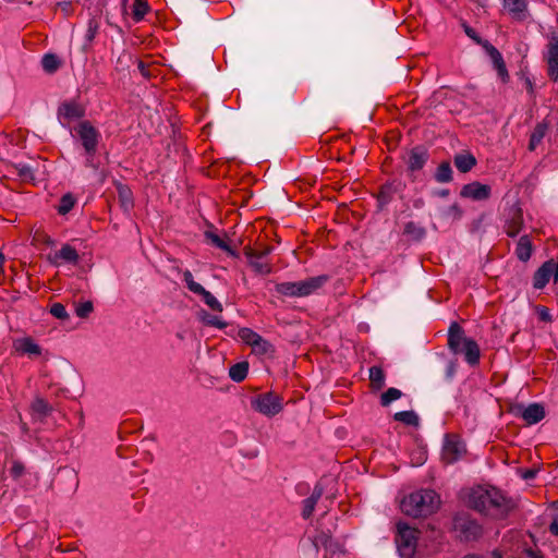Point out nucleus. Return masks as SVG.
<instances>
[{
    "label": "nucleus",
    "mask_w": 558,
    "mask_h": 558,
    "mask_svg": "<svg viewBox=\"0 0 558 558\" xmlns=\"http://www.w3.org/2000/svg\"><path fill=\"white\" fill-rule=\"evenodd\" d=\"M468 506L493 519H505L517 504L494 486H477L471 489Z\"/></svg>",
    "instance_id": "nucleus-1"
},
{
    "label": "nucleus",
    "mask_w": 558,
    "mask_h": 558,
    "mask_svg": "<svg viewBox=\"0 0 558 558\" xmlns=\"http://www.w3.org/2000/svg\"><path fill=\"white\" fill-rule=\"evenodd\" d=\"M439 496L433 489H421L404 497L401 501L402 511L410 517H427L437 511Z\"/></svg>",
    "instance_id": "nucleus-2"
},
{
    "label": "nucleus",
    "mask_w": 558,
    "mask_h": 558,
    "mask_svg": "<svg viewBox=\"0 0 558 558\" xmlns=\"http://www.w3.org/2000/svg\"><path fill=\"white\" fill-rule=\"evenodd\" d=\"M448 348L453 354L463 353L471 366L480 363L481 350L477 342L466 338L463 328L457 322H452L449 326Z\"/></svg>",
    "instance_id": "nucleus-3"
},
{
    "label": "nucleus",
    "mask_w": 558,
    "mask_h": 558,
    "mask_svg": "<svg viewBox=\"0 0 558 558\" xmlns=\"http://www.w3.org/2000/svg\"><path fill=\"white\" fill-rule=\"evenodd\" d=\"M329 279L328 275H319L301 281L280 282L275 286V291L284 296L304 298L322 289Z\"/></svg>",
    "instance_id": "nucleus-4"
},
{
    "label": "nucleus",
    "mask_w": 558,
    "mask_h": 558,
    "mask_svg": "<svg viewBox=\"0 0 558 558\" xmlns=\"http://www.w3.org/2000/svg\"><path fill=\"white\" fill-rule=\"evenodd\" d=\"M75 131L87 156L86 166L94 167L93 159L99 144V131L88 120L81 121Z\"/></svg>",
    "instance_id": "nucleus-5"
},
{
    "label": "nucleus",
    "mask_w": 558,
    "mask_h": 558,
    "mask_svg": "<svg viewBox=\"0 0 558 558\" xmlns=\"http://www.w3.org/2000/svg\"><path fill=\"white\" fill-rule=\"evenodd\" d=\"M251 407L256 412L272 417L282 411V398L274 391H268L252 398Z\"/></svg>",
    "instance_id": "nucleus-6"
},
{
    "label": "nucleus",
    "mask_w": 558,
    "mask_h": 558,
    "mask_svg": "<svg viewBox=\"0 0 558 558\" xmlns=\"http://www.w3.org/2000/svg\"><path fill=\"white\" fill-rule=\"evenodd\" d=\"M398 533L396 543L402 557H412L416 548L417 530L409 526L407 523H398Z\"/></svg>",
    "instance_id": "nucleus-7"
},
{
    "label": "nucleus",
    "mask_w": 558,
    "mask_h": 558,
    "mask_svg": "<svg viewBox=\"0 0 558 558\" xmlns=\"http://www.w3.org/2000/svg\"><path fill=\"white\" fill-rule=\"evenodd\" d=\"M466 452L462 439L457 434H447L444 439L441 459L446 464H452L460 460Z\"/></svg>",
    "instance_id": "nucleus-8"
},
{
    "label": "nucleus",
    "mask_w": 558,
    "mask_h": 558,
    "mask_svg": "<svg viewBox=\"0 0 558 558\" xmlns=\"http://www.w3.org/2000/svg\"><path fill=\"white\" fill-rule=\"evenodd\" d=\"M453 529L462 541H476L483 534L482 526L473 519L466 515L456 517Z\"/></svg>",
    "instance_id": "nucleus-9"
},
{
    "label": "nucleus",
    "mask_w": 558,
    "mask_h": 558,
    "mask_svg": "<svg viewBox=\"0 0 558 558\" xmlns=\"http://www.w3.org/2000/svg\"><path fill=\"white\" fill-rule=\"evenodd\" d=\"M429 159V153L423 145H417L411 148L405 158L407 170L410 175L421 171Z\"/></svg>",
    "instance_id": "nucleus-10"
},
{
    "label": "nucleus",
    "mask_w": 558,
    "mask_h": 558,
    "mask_svg": "<svg viewBox=\"0 0 558 558\" xmlns=\"http://www.w3.org/2000/svg\"><path fill=\"white\" fill-rule=\"evenodd\" d=\"M544 60L547 63L548 77L553 82H558V36L553 35L549 38Z\"/></svg>",
    "instance_id": "nucleus-11"
},
{
    "label": "nucleus",
    "mask_w": 558,
    "mask_h": 558,
    "mask_svg": "<svg viewBox=\"0 0 558 558\" xmlns=\"http://www.w3.org/2000/svg\"><path fill=\"white\" fill-rule=\"evenodd\" d=\"M492 187L477 181L465 184L460 191L461 197L474 201H485L490 196Z\"/></svg>",
    "instance_id": "nucleus-12"
},
{
    "label": "nucleus",
    "mask_w": 558,
    "mask_h": 558,
    "mask_svg": "<svg viewBox=\"0 0 558 558\" xmlns=\"http://www.w3.org/2000/svg\"><path fill=\"white\" fill-rule=\"evenodd\" d=\"M524 227L523 210L514 207L505 221L504 230L509 238H515Z\"/></svg>",
    "instance_id": "nucleus-13"
},
{
    "label": "nucleus",
    "mask_w": 558,
    "mask_h": 558,
    "mask_svg": "<svg viewBox=\"0 0 558 558\" xmlns=\"http://www.w3.org/2000/svg\"><path fill=\"white\" fill-rule=\"evenodd\" d=\"M555 268L554 259L546 260L533 275L534 289L541 290L549 282Z\"/></svg>",
    "instance_id": "nucleus-14"
},
{
    "label": "nucleus",
    "mask_w": 558,
    "mask_h": 558,
    "mask_svg": "<svg viewBox=\"0 0 558 558\" xmlns=\"http://www.w3.org/2000/svg\"><path fill=\"white\" fill-rule=\"evenodd\" d=\"M324 478H322L314 487L313 493L310 497L303 500V510L302 517L304 519H308L317 505V501L322 498L324 494Z\"/></svg>",
    "instance_id": "nucleus-15"
},
{
    "label": "nucleus",
    "mask_w": 558,
    "mask_h": 558,
    "mask_svg": "<svg viewBox=\"0 0 558 558\" xmlns=\"http://www.w3.org/2000/svg\"><path fill=\"white\" fill-rule=\"evenodd\" d=\"M85 114V109L76 101H64L58 108L59 118L65 120L81 119Z\"/></svg>",
    "instance_id": "nucleus-16"
},
{
    "label": "nucleus",
    "mask_w": 558,
    "mask_h": 558,
    "mask_svg": "<svg viewBox=\"0 0 558 558\" xmlns=\"http://www.w3.org/2000/svg\"><path fill=\"white\" fill-rule=\"evenodd\" d=\"M504 8L517 21H523L527 13L526 0H502Z\"/></svg>",
    "instance_id": "nucleus-17"
},
{
    "label": "nucleus",
    "mask_w": 558,
    "mask_h": 558,
    "mask_svg": "<svg viewBox=\"0 0 558 558\" xmlns=\"http://www.w3.org/2000/svg\"><path fill=\"white\" fill-rule=\"evenodd\" d=\"M534 252V246L530 235L524 234L520 236L515 246V256L520 262L526 263L530 260L532 254Z\"/></svg>",
    "instance_id": "nucleus-18"
},
{
    "label": "nucleus",
    "mask_w": 558,
    "mask_h": 558,
    "mask_svg": "<svg viewBox=\"0 0 558 558\" xmlns=\"http://www.w3.org/2000/svg\"><path fill=\"white\" fill-rule=\"evenodd\" d=\"M59 259L76 265L80 260V255L73 246L64 244L58 252H56L53 257H50L51 263L54 265L59 264Z\"/></svg>",
    "instance_id": "nucleus-19"
},
{
    "label": "nucleus",
    "mask_w": 558,
    "mask_h": 558,
    "mask_svg": "<svg viewBox=\"0 0 558 558\" xmlns=\"http://www.w3.org/2000/svg\"><path fill=\"white\" fill-rule=\"evenodd\" d=\"M522 418L529 424H536L545 417V409L539 403H531L521 414Z\"/></svg>",
    "instance_id": "nucleus-20"
},
{
    "label": "nucleus",
    "mask_w": 558,
    "mask_h": 558,
    "mask_svg": "<svg viewBox=\"0 0 558 558\" xmlns=\"http://www.w3.org/2000/svg\"><path fill=\"white\" fill-rule=\"evenodd\" d=\"M487 54L490 57L494 66L498 73V76L501 78V81L505 83L508 82L509 73L499 50L495 46L490 47L489 51H487Z\"/></svg>",
    "instance_id": "nucleus-21"
},
{
    "label": "nucleus",
    "mask_w": 558,
    "mask_h": 558,
    "mask_svg": "<svg viewBox=\"0 0 558 558\" xmlns=\"http://www.w3.org/2000/svg\"><path fill=\"white\" fill-rule=\"evenodd\" d=\"M15 350L22 354L38 356L41 354V348L31 338L25 337L15 341Z\"/></svg>",
    "instance_id": "nucleus-22"
},
{
    "label": "nucleus",
    "mask_w": 558,
    "mask_h": 558,
    "mask_svg": "<svg viewBox=\"0 0 558 558\" xmlns=\"http://www.w3.org/2000/svg\"><path fill=\"white\" fill-rule=\"evenodd\" d=\"M549 124L546 121L539 122L535 125L530 136L529 150L533 151L536 149L538 144L543 141L544 136L548 131Z\"/></svg>",
    "instance_id": "nucleus-23"
},
{
    "label": "nucleus",
    "mask_w": 558,
    "mask_h": 558,
    "mask_svg": "<svg viewBox=\"0 0 558 558\" xmlns=\"http://www.w3.org/2000/svg\"><path fill=\"white\" fill-rule=\"evenodd\" d=\"M117 192L119 203L123 210L129 211L131 208H133L134 202L131 189L125 184L117 183Z\"/></svg>",
    "instance_id": "nucleus-24"
},
{
    "label": "nucleus",
    "mask_w": 558,
    "mask_h": 558,
    "mask_svg": "<svg viewBox=\"0 0 558 558\" xmlns=\"http://www.w3.org/2000/svg\"><path fill=\"white\" fill-rule=\"evenodd\" d=\"M453 162L460 172L466 173L476 165V159L470 153L457 154L453 158Z\"/></svg>",
    "instance_id": "nucleus-25"
},
{
    "label": "nucleus",
    "mask_w": 558,
    "mask_h": 558,
    "mask_svg": "<svg viewBox=\"0 0 558 558\" xmlns=\"http://www.w3.org/2000/svg\"><path fill=\"white\" fill-rule=\"evenodd\" d=\"M248 373V362L242 361L229 368V376L234 383H242Z\"/></svg>",
    "instance_id": "nucleus-26"
},
{
    "label": "nucleus",
    "mask_w": 558,
    "mask_h": 558,
    "mask_svg": "<svg viewBox=\"0 0 558 558\" xmlns=\"http://www.w3.org/2000/svg\"><path fill=\"white\" fill-rule=\"evenodd\" d=\"M369 381L373 390H381L385 387V373L380 366L369 368Z\"/></svg>",
    "instance_id": "nucleus-27"
},
{
    "label": "nucleus",
    "mask_w": 558,
    "mask_h": 558,
    "mask_svg": "<svg viewBox=\"0 0 558 558\" xmlns=\"http://www.w3.org/2000/svg\"><path fill=\"white\" fill-rule=\"evenodd\" d=\"M396 192H397V187L395 186L393 183L384 184L380 187L379 193L377 195L378 206L380 208H383L386 205H388L392 201Z\"/></svg>",
    "instance_id": "nucleus-28"
},
{
    "label": "nucleus",
    "mask_w": 558,
    "mask_h": 558,
    "mask_svg": "<svg viewBox=\"0 0 558 558\" xmlns=\"http://www.w3.org/2000/svg\"><path fill=\"white\" fill-rule=\"evenodd\" d=\"M32 411L34 415H37L39 418H44L51 414L52 407L46 401L44 398L37 397L32 402Z\"/></svg>",
    "instance_id": "nucleus-29"
},
{
    "label": "nucleus",
    "mask_w": 558,
    "mask_h": 558,
    "mask_svg": "<svg viewBox=\"0 0 558 558\" xmlns=\"http://www.w3.org/2000/svg\"><path fill=\"white\" fill-rule=\"evenodd\" d=\"M205 238L210 241L213 245L216 247L227 252L229 255L236 257V252L225 241L222 240L218 234H216L213 231H205Z\"/></svg>",
    "instance_id": "nucleus-30"
},
{
    "label": "nucleus",
    "mask_w": 558,
    "mask_h": 558,
    "mask_svg": "<svg viewBox=\"0 0 558 558\" xmlns=\"http://www.w3.org/2000/svg\"><path fill=\"white\" fill-rule=\"evenodd\" d=\"M452 168L449 161H442L437 167L434 179L438 183H448L452 181Z\"/></svg>",
    "instance_id": "nucleus-31"
},
{
    "label": "nucleus",
    "mask_w": 558,
    "mask_h": 558,
    "mask_svg": "<svg viewBox=\"0 0 558 558\" xmlns=\"http://www.w3.org/2000/svg\"><path fill=\"white\" fill-rule=\"evenodd\" d=\"M403 233L414 241H421L425 236L426 230L414 221H409L404 225Z\"/></svg>",
    "instance_id": "nucleus-32"
},
{
    "label": "nucleus",
    "mask_w": 558,
    "mask_h": 558,
    "mask_svg": "<svg viewBox=\"0 0 558 558\" xmlns=\"http://www.w3.org/2000/svg\"><path fill=\"white\" fill-rule=\"evenodd\" d=\"M149 11L150 7L146 0H134L132 7V19L135 22H141Z\"/></svg>",
    "instance_id": "nucleus-33"
},
{
    "label": "nucleus",
    "mask_w": 558,
    "mask_h": 558,
    "mask_svg": "<svg viewBox=\"0 0 558 558\" xmlns=\"http://www.w3.org/2000/svg\"><path fill=\"white\" fill-rule=\"evenodd\" d=\"M41 66L47 73H54L60 66L61 61L54 53H46L41 59Z\"/></svg>",
    "instance_id": "nucleus-34"
},
{
    "label": "nucleus",
    "mask_w": 558,
    "mask_h": 558,
    "mask_svg": "<svg viewBox=\"0 0 558 558\" xmlns=\"http://www.w3.org/2000/svg\"><path fill=\"white\" fill-rule=\"evenodd\" d=\"M393 420L397 422L404 423L409 426H418L420 418L414 411H401L393 415Z\"/></svg>",
    "instance_id": "nucleus-35"
},
{
    "label": "nucleus",
    "mask_w": 558,
    "mask_h": 558,
    "mask_svg": "<svg viewBox=\"0 0 558 558\" xmlns=\"http://www.w3.org/2000/svg\"><path fill=\"white\" fill-rule=\"evenodd\" d=\"M199 319L206 326H213V327H217L219 329H223L228 326V324L226 322L221 320L219 317H217L215 315L207 313L204 310H202L199 313Z\"/></svg>",
    "instance_id": "nucleus-36"
},
{
    "label": "nucleus",
    "mask_w": 558,
    "mask_h": 558,
    "mask_svg": "<svg viewBox=\"0 0 558 558\" xmlns=\"http://www.w3.org/2000/svg\"><path fill=\"white\" fill-rule=\"evenodd\" d=\"M463 29L466 36L477 45L482 46L486 52L489 51L490 47H494L487 39H483L481 36H478L476 31L468 24H463Z\"/></svg>",
    "instance_id": "nucleus-37"
},
{
    "label": "nucleus",
    "mask_w": 558,
    "mask_h": 558,
    "mask_svg": "<svg viewBox=\"0 0 558 558\" xmlns=\"http://www.w3.org/2000/svg\"><path fill=\"white\" fill-rule=\"evenodd\" d=\"M196 294L201 295L204 303L210 307L213 311L215 312H222V305L221 303L209 292L207 291L204 287H203V291L202 292H197Z\"/></svg>",
    "instance_id": "nucleus-38"
},
{
    "label": "nucleus",
    "mask_w": 558,
    "mask_h": 558,
    "mask_svg": "<svg viewBox=\"0 0 558 558\" xmlns=\"http://www.w3.org/2000/svg\"><path fill=\"white\" fill-rule=\"evenodd\" d=\"M331 538L332 537L328 532L317 531L313 537V545L317 551H319L322 548L326 549V547L330 545Z\"/></svg>",
    "instance_id": "nucleus-39"
},
{
    "label": "nucleus",
    "mask_w": 558,
    "mask_h": 558,
    "mask_svg": "<svg viewBox=\"0 0 558 558\" xmlns=\"http://www.w3.org/2000/svg\"><path fill=\"white\" fill-rule=\"evenodd\" d=\"M402 396L401 390L397 388H388L385 392L380 396V405L381 407H388L391 402L400 399Z\"/></svg>",
    "instance_id": "nucleus-40"
},
{
    "label": "nucleus",
    "mask_w": 558,
    "mask_h": 558,
    "mask_svg": "<svg viewBox=\"0 0 558 558\" xmlns=\"http://www.w3.org/2000/svg\"><path fill=\"white\" fill-rule=\"evenodd\" d=\"M252 350L256 354L265 355L274 352V345L260 336L256 343L252 347Z\"/></svg>",
    "instance_id": "nucleus-41"
},
{
    "label": "nucleus",
    "mask_w": 558,
    "mask_h": 558,
    "mask_svg": "<svg viewBox=\"0 0 558 558\" xmlns=\"http://www.w3.org/2000/svg\"><path fill=\"white\" fill-rule=\"evenodd\" d=\"M239 337L243 340L244 343L252 348L259 339L260 335L251 328L243 327L239 330Z\"/></svg>",
    "instance_id": "nucleus-42"
},
{
    "label": "nucleus",
    "mask_w": 558,
    "mask_h": 558,
    "mask_svg": "<svg viewBox=\"0 0 558 558\" xmlns=\"http://www.w3.org/2000/svg\"><path fill=\"white\" fill-rule=\"evenodd\" d=\"M75 205V198L71 193L64 194L59 203L58 213L60 215H66Z\"/></svg>",
    "instance_id": "nucleus-43"
},
{
    "label": "nucleus",
    "mask_w": 558,
    "mask_h": 558,
    "mask_svg": "<svg viewBox=\"0 0 558 558\" xmlns=\"http://www.w3.org/2000/svg\"><path fill=\"white\" fill-rule=\"evenodd\" d=\"M271 246H265L262 250L252 248L250 246L244 247V255L248 258L263 259L271 252Z\"/></svg>",
    "instance_id": "nucleus-44"
},
{
    "label": "nucleus",
    "mask_w": 558,
    "mask_h": 558,
    "mask_svg": "<svg viewBox=\"0 0 558 558\" xmlns=\"http://www.w3.org/2000/svg\"><path fill=\"white\" fill-rule=\"evenodd\" d=\"M183 280L191 292L196 294L197 292L203 291V286L194 281L193 275L189 269L184 270Z\"/></svg>",
    "instance_id": "nucleus-45"
},
{
    "label": "nucleus",
    "mask_w": 558,
    "mask_h": 558,
    "mask_svg": "<svg viewBox=\"0 0 558 558\" xmlns=\"http://www.w3.org/2000/svg\"><path fill=\"white\" fill-rule=\"evenodd\" d=\"M248 262H250V265L252 266V268L257 274L268 275L271 271V267L268 263H264V262H260V259H255V258L248 259Z\"/></svg>",
    "instance_id": "nucleus-46"
},
{
    "label": "nucleus",
    "mask_w": 558,
    "mask_h": 558,
    "mask_svg": "<svg viewBox=\"0 0 558 558\" xmlns=\"http://www.w3.org/2000/svg\"><path fill=\"white\" fill-rule=\"evenodd\" d=\"M15 169H16V173H17L19 178L22 181L28 182V181H33L35 179L33 169L31 167L25 166V165H19V166H15Z\"/></svg>",
    "instance_id": "nucleus-47"
},
{
    "label": "nucleus",
    "mask_w": 558,
    "mask_h": 558,
    "mask_svg": "<svg viewBox=\"0 0 558 558\" xmlns=\"http://www.w3.org/2000/svg\"><path fill=\"white\" fill-rule=\"evenodd\" d=\"M50 314L61 320L69 318V314L61 303H53L50 307Z\"/></svg>",
    "instance_id": "nucleus-48"
},
{
    "label": "nucleus",
    "mask_w": 558,
    "mask_h": 558,
    "mask_svg": "<svg viewBox=\"0 0 558 558\" xmlns=\"http://www.w3.org/2000/svg\"><path fill=\"white\" fill-rule=\"evenodd\" d=\"M94 305L92 301H86L76 306L75 313L80 318H86L93 312Z\"/></svg>",
    "instance_id": "nucleus-49"
},
{
    "label": "nucleus",
    "mask_w": 558,
    "mask_h": 558,
    "mask_svg": "<svg viewBox=\"0 0 558 558\" xmlns=\"http://www.w3.org/2000/svg\"><path fill=\"white\" fill-rule=\"evenodd\" d=\"M25 473V465L20 460H12V465L10 468V475L17 480Z\"/></svg>",
    "instance_id": "nucleus-50"
},
{
    "label": "nucleus",
    "mask_w": 558,
    "mask_h": 558,
    "mask_svg": "<svg viewBox=\"0 0 558 558\" xmlns=\"http://www.w3.org/2000/svg\"><path fill=\"white\" fill-rule=\"evenodd\" d=\"M536 312L538 314V317L542 322L549 323L551 322V315L549 313V310L546 306H537Z\"/></svg>",
    "instance_id": "nucleus-51"
},
{
    "label": "nucleus",
    "mask_w": 558,
    "mask_h": 558,
    "mask_svg": "<svg viewBox=\"0 0 558 558\" xmlns=\"http://www.w3.org/2000/svg\"><path fill=\"white\" fill-rule=\"evenodd\" d=\"M97 29H98V23L95 20H90L88 22V29L86 33L87 40L92 41L95 38Z\"/></svg>",
    "instance_id": "nucleus-52"
},
{
    "label": "nucleus",
    "mask_w": 558,
    "mask_h": 558,
    "mask_svg": "<svg viewBox=\"0 0 558 558\" xmlns=\"http://www.w3.org/2000/svg\"><path fill=\"white\" fill-rule=\"evenodd\" d=\"M326 555L330 554L331 556L341 551V546L339 543L335 542L332 538L330 541V545H328L325 549Z\"/></svg>",
    "instance_id": "nucleus-53"
},
{
    "label": "nucleus",
    "mask_w": 558,
    "mask_h": 558,
    "mask_svg": "<svg viewBox=\"0 0 558 558\" xmlns=\"http://www.w3.org/2000/svg\"><path fill=\"white\" fill-rule=\"evenodd\" d=\"M537 472H538L537 469H525L522 472L521 476L524 480H533L536 476Z\"/></svg>",
    "instance_id": "nucleus-54"
},
{
    "label": "nucleus",
    "mask_w": 558,
    "mask_h": 558,
    "mask_svg": "<svg viewBox=\"0 0 558 558\" xmlns=\"http://www.w3.org/2000/svg\"><path fill=\"white\" fill-rule=\"evenodd\" d=\"M448 214L453 215L454 218H461L462 210L457 204H453L448 208Z\"/></svg>",
    "instance_id": "nucleus-55"
},
{
    "label": "nucleus",
    "mask_w": 558,
    "mask_h": 558,
    "mask_svg": "<svg viewBox=\"0 0 558 558\" xmlns=\"http://www.w3.org/2000/svg\"><path fill=\"white\" fill-rule=\"evenodd\" d=\"M138 70L143 76L149 77L150 73L148 71V66L143 61L138 62Z\"/></svg>",
    "instance_id": "nucleus-56"
},
{
    "label": "nucleus",
    "mask_w": 558,
    "mask_h": 558,
    "mask_svg": "<svg viewBox=\"0 0 558 558\" xmlns=\"http://www.w3.org/2000/svg\"><path fill=\"white\" fill-rule=\"evenodd\" d=\"M549 532L555 535V536H558V520H554L550 525H549Z\"/></svg>",
    "instance_id": "nucleus-57"
},
{
    "label": "nucleus",
    "mask_w": 558,
    "mask_h": 558,
    "mask_svg": "<svg viewBox=\"0 0 558 558\" xmlns=\"http://www.w3.org/2000/svg\"><path fill=\"white\" fill-rule=\"evenodd\" d=\"M526 555L530 557V558H543V555L541 551H535L531 548L526 549Z\"/></svg>",
    "instance_id": "nucleus-58"
},
{
    "label": "nucleus",
    "mask_w": 558,
    "mask_h": 558,
    "mask_svg": "<svg viewBox=\"0 0 558 558\" xmlns=\"http://www.w3.org/2000/svg\"><path fill=\"white\" fill-rule=\"evenodd\" d=\"M525 87L527 89V92L532 95L534 93V86H533V82L531 81L530 77H525Z\"/></svg>",
    "instance_id": "nucleus-59"
},
{
    "label": "nucleus",
    "mask_w": 558,
    "mask_h": 558,
    "mask_svg": "<svg viewBox=\"0 0 558 558\" xmlns=\"http://www.w3.org/2000/svg\"><path fill=\"white\" fill-rule=\"evenodd\" d=\"M454 372H456V365H454V363H452V362H451V363L448 365V368H447V375H448V377H452V376H453V374H454Z\"/></svg>",
    "instance_id": "nucleus-60"
},
{
    "label": "nucleus",
    "mask_w": 558,
    "mask_h": 558,
    "mask_svg": "<svg viewBox=\"0 0 558 558\" xmlns=\"http://www.w3.org/2000/svg\"><path fill=\"white\" fill-rule=\"evenodd\" d=\"M435 195L439 197H447L449 195V190L442 189L435 192Z\"/></svg>",
    "instance_id": "nucleus-61"
},
{
    "label": "nucleus",
    "mask_w": 558,
    "mask_h": 558,
    "mask_svg": "<svg viewBox=\"0 0 558 558\" xmlns=\"http://www.w3.org/2000/svg\"><path fill=\"white\" fill-rule=\"evenodd\" d=\"M4 260H5L4 255L0 252V271H2Z\"/></svg>",
    "instance_id": "nucleus-62"
},
{
    "label": "nucleus",
    "mask_w": 558,
    "mask_h": 558,
    "mask_svg": "<svg viewBox=\"0 0 558 558\" xmlns=\"http://www.w3.org/2000/svg\"><path fill=\"white\" fill-rule=\"evenodd\" d=\"M551 277H554V281L555 282H558V270H557V268H554V274H553Z\"/></svg>",
    "instance_id": "nucleus-63"
},
{
    "label": "nucleus",
    "mask_w": 558,
    "mask_h": 558,
    "mask_svg": "<svg viewBox=\"0 0 558 558\" xmlns=\"http://www.w3.org/2000/svg\"><path fill=\"white\" fill-rule=\"evenodd\" d=\"M463 558H480V557L475 554H468Z\"/></svg>",
    "instance_id": "nucleus-64"
}]
</instances>
